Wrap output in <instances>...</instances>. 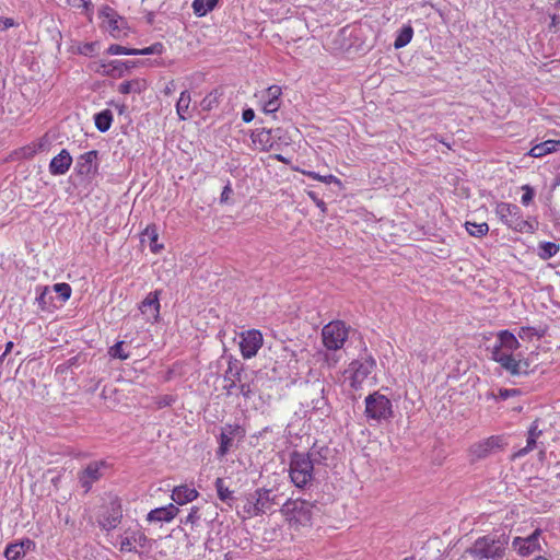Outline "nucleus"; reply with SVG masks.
<instances>
[{"mask_svg": "<svg viewBox=\"0 0 560 560\" xmlns=\"http://www.w3.org/2000/svg\"><path fill=\"white\" fill-rule=\"evenodd\" d=\"M508 546L506 535H486L477 538L465 553L474 560H504Z\"/></svg>", "mask_w": 560, "mask_h": 560, "instance_id": "obj_1", "label": "nucleus"}, {"mask_svg": "<svg viewBox=\"0 0 560 560\" xmlns=\"http://www.w3.org/2000/svg\"><path fill=\"white\" fill-rule=\"evenodd\" d=\"M282 494L275 489L258 488L248 494L243 506L248 517L267 513H273L278 506L281 508Z\"/></svg>", "mask_w": 560, "mask_h": 560, "instance_id": "obj_2", "label": "nucleus"}, {"mask_svg": "<svg viewBox=\"0 0 560 560\" xmlns=\"http://www.w3.org/2000/svg\"><path fill=\"white\" fill-rule=\"evenodd\" d=\"M494 212L499 220L509 229L518 233H534L537 222L524 220L518 206L510 202H498Z\"/></svg>", "mask_w": 560, "mask_h": 560, "instance_id": "obj_3", "label": "nucleus"}, {"mask_svg": "<svg viewBox=\"0 0 560 560\" xmlns=\"http://www.w3.org/2000/svg\"><path fill=\"white\" fill-rule=\"evenodd\" d=\"M313 455V452L310 454L293 452L291 454L289 472L295 487L304 488L312 480L314 463L316 462Z\"/></svg>", "mask_w": 560, "mask_h": 560, "instance_id": "obj_4", "label": "nucleus"}, {"mask_svg": "<svg viewBox=\"0 0 560 560\" xmlns=\"http://www.w3.org/2000/svg\"><path fill=\"white\" fill-rule=\"evenodd\" d=\"M365 410L364 415L369 421H375L382 423L384 421H390L394 417L393 404L383 394L374 392L364 399Z\"/></svg>", "mask_w": 560, "mask_h": 560, "instance_id": "obj_5", "label": "nucleus"}, {"mask_svg": "<svg viewBox=\"0 0 560 560\" xmlns=\"http://www.w3.org/2000/svg\"><path fill=\"white\" fill-rule=\"evenodd\" d=\"M375 368L376 362L371 355L353 360L345 371V375L349 381L351 388L355 390L361 388L364 381L368 380Z\"/></svg>", "mask_w": 560, "mask_h": 560, "instance_id": "obj_6", "label": "nucleus"}, {"mask_svg": "<svg viewBox=\"0 0 560 560\" xmlns=\"http://www.w3.org/2000/svg\"><path fill=\"white\" fill-rule=\"evenodd\" d=\"M350 327L342 320H332L322 328V341L326 350L339 351L348 339Z\"/></svg>", "mask_w": 560, "mask_h": 560, "instance_id": "obj_7", "label": "nucleus"}, {"mask_svg": "<svg viewBox=\"0 0 560 560\" xmlns=\"http://www.w3.org/2000/svg\"><path fill=\"white\" fill-rule=\"evenodd\" d=\"M313 509L314 505L305 500L288 499L282 503L280 512L289 522L305 526L312 520Z\"/></svg>", "mask_w": 560, "mask_h": 560, "instance_id": "obj_8", "label": "nucleus"}, {"mask_svg": "<svg viewBox=\"0 0 560 560\" xmlns=\"http://www.w3.org/2000/svg\"><path fill=\"white\" fill-rule=\"evenodd\" d=\"M546 541L542 537V530L537 528L526 537H514L512 540V549L521 557H529L542 550Z\"/></svg>", "mask_w": 560, "mask_h": 560, "instance_id": "obj_9", "label": "nucleus"}, {"mask_svg": "<svg viewBox=\"0 0 560 560\" xmlns=\"http://www.w3.org/2000/svg\"><path fill=\"white\" fill-rule=\"evenodd\" d=\"M505 445L503 436L492 435L474 443L469 448V454L474 460H480L501 452Z\"/></svg>", "mask_w": 560, "mask_h": 560, "instance_id": "obj_10", "label": "nucleus"}, {"mask_svg": "<svg viewBox=\"0 0 560 560\" xmlns=\"http://www.w3.org/2000/svg\"><path fill=\"white\" fill-rule=\"evenodd\" d=\"M108 469V464L105 460H95L86 465V467L79 472V482L85 492L90 491L93 483L98 481Z\"/></svg>", "mask_w": 560, "mask_h": 560, "instance_id": "obj_11", "label": "nucleus"}, {"mask_svg": "<svg viewBox=\"0 0 560 560\" xmlns=\"http://www.w3.org/2000/svg\"><path fill=\"white\" fill-rule=\"evenodd\" d=\"M101 16L103 18V23L105 24L106 30L113 37L119 38L122 35H126V20L114 9L110 7H104L101 10Z\"/></svg>", "mask_w": 560, "mask_h": 560, "instance_id": "obj_12", "label": "nucleus"}, {"mask_svg": "<svg viewBox=\"0 0 560 560\" xmlns=\"http://www.w3.org/2000/svg\"><path fill=\"white\" fill-rule=\"evenodd\" d=\"M244 378H246V375L243 373V364L237 360L230 359L228 369L223 375L225 383L223 388L226 392V395H233Z\"/></svg>", "mask_w": 560, "mask_h": 560, "instance_id": "obj_13", "label": "nucleus"}, {"mask_svg": "<svg viewBox=\"0 0 560 560\" xmlns=\"http://www.w3.org/2000/svg\"><path fill=\"white\" fill-rule=\"evenodd\" d=\"M262 346V335L259 330L250 329L241 334L240 349L245 359L255 357Z\"/></svg>", "mask_w": 560, "mask_h": 560, "instance_id": "obj_14", "label": "nucleus"}, {"mask_svg": "<svg viewBox=\"0 0 560 560\" xmlns=\"http://www.w3.org/2000/svg\"><path fill=\"white\" fill-rule=\"evenodd\" d=\"M121 518V505L117 500H113L101 513L97 518V523L103 529L112 530L120 524Z\"/></svg>", "mask_w": 560, "mask_h": 560, "instance_id": "obj_15", "label": "nucleus"}, {"mask_svg": "<svg viewBox=\"0 0 560 560\" xmlns=\"http://www.w3.org/2000/svg\"><path fill=\"white\" fill-rule=\"evenodd\" d=\"M160 291L150 292L140 303L139 310L147 322L154 323L160 317Z\"/></svg>", "mask_w": 560, "mask_h": 560, "instance_id": "obj_16", "label": "nucleus"}, {"mask_svg": "<svg viewBox=\"0 0 560 560\" xmlns=\"http://www.w3.org/2000/svg\"><path fill=\"white\" fill-rule=\"evenodd\" d=\"M97 155L96 150L81 154L75 163L77 173L82 176H94L98 171Z\"/></svg>", "mask_w": 560, "mask_h": 560, "instance_id": "obj_17", "label": "nucleus"}, {"mask_svg": "<svg viewBox=\"0 0 560 560\" xmlns=\"http://www.w3.org/2000/svg\"><path fill=\"white\" fill-rule=\"evenodd\" d=\"M282 90L278 85L269 86L260 97L261 109L265 114H275L281 105L280 96Z\"/></svg>", "mask_w": 560, "mask_h": 560, "instance_id": "obj_18", "label": "nucleus"}, {"mask_svg": "<svg viewBox=\"0 0 560 560\" xmlns=\"http://www.w3.org/2000/svg\"><path fill=\"white\" fill-rule=\"evenodd\" d=\"M145 542L147 537L142 532L129 529L120 536L119 549L124 552H133L137 546L144 547Z\"/></svg>", "mask_w": 560, "mask_h": 560, "instance_id": "obj_19", "label": "nucleus"}, {"mask_svg": "<svg viewBox=\"0 0 560 560\" xmlns=\"http://www.w3.org/2000/svg\"><path fill=\"white\" fill-rule=\"evenodd\" d=\"M250 138H252V141H253L255 148L260 151L268 152L271 150H277V147L273 142L271 129H266V128L255 129L252 132Z\"/></svg>", "mask_w": 560, "mask_h": 560, "instance_id": "obj_20", "label": "nucleus"}, {"mask_svg": "<svg viewBox=\"0 0 560 560\" xmlns=\"http://www.w3.org/2000/svg\"><path fill=\"white\" fill-rule=\"evenodd\" d=\"M72 164V158L68 150L62 149L59 154L54 156L49 163L51 175L58 176L66 174Z\"/></svg>", "mask_w": 560, "mask_h": 560, "instance_id": "obj_21", "label": "nucleus"}, {"mask_svg": "<svg viewBox=\"0 0 560 560\" xmlns=\"http://www.w3.org/2000/svg\"><path fill=\"white\" fill-rule=\"evenodd\" d=\"M500 366L512 376H522L529 373V363L526 360L509 357Z\"/></svg>", "mask_w": 560, "mask_h": 560, "instance_id": "obj_22", "label": "nucleus"}, {"mask_svg": "<svg viewBox=\"0 0 560 560\" xmlns=\"http://www.w3.org/2000/svg\"><path fill=\"white\" fill-rule=\"evenodd\" d=\"M178 513V508L170 503L166 506L156 508L148 513L149 522H171Z\"/></svg>", "mask_w": 560, "mask_h": 560, "instance_id": "obj_23", "label": "nucleus"}, {"mask_svg": "<svg viewBox=\"0 0 560 560\" xmlns=\"http://www.w3.org/2000/svg\"><path fill=\"white\" fill-rule=\"evenodd\" d=\"M198 491L187 485L175 487L172 492V499L179 505L194 501L198 497Z\"/></svg>", "mask_w": 560, "mask_h": 560, "instance_id": "obj_24", "label": "nucleus"}, {"mask_svg": "<svg viewBox=\"0 0 560 560\" xmlns=\"http://www.w3.org/2000/svg\"><path fill=\"white\" fill-rule=\"evenodd\" d=\"M147 86H148L147 81L144 79L138 78V79H132L130 81H125V82L120 83L118 86V91L121 94H130V93L140 94L141 92H143L147 89Z\"/></svg>", "mask_w": 560, "mask_h": 560, "instance_id": "obj_25", "label": "nucleus"}, {"mask_svg": "<svg viewBox=\"0 0 560 560\" xmlns=\"http://www.w3.org/2000/svg\"><path fill=\"white\" fill-rule=\"evenodd\" d=\"M234 430L235 429L232 425H228L221 432V434L219 436V448L217 451V455L219 457L225 456L226 453L229 452V450L232 445V441H233L232 435H233Z\"/></svg>", "mask_w": 560, "mask_h": 560, "instance_id": "obj_26", "label": "nucleus"}, {"mask_svg": "<svg viewBox=\"0 0 560 560\" xmlns=\"http://www.w3.org/2000/svg\"><path fill=\"white\" fill-rule=\"evenodd\" d=\"M497 345L511 352L517 350L521 346L517 338L508 330H502L498 334Z\"/></svg>", "mask_w": 560, "mask_h": 560, "instance_id": "obj_27", "label": "nucleus"}, {"mask_svg": "<svg viewBox=\"0 0 560 560\" xmlns=\"http://www.w3.org/2000/svg\"><path fill=\"white\" fill-rule=\"evenodd\" d=\"M191 96L189 91L185 90L180 93L179 98L176 103V113L180 120H187L189 118V105Z\"/></svg>", "mask_w": 560, "mask_h": 560, "instance_id": "obj_28", "label": "nucleus"}, {"mask_svg": "<svg viewBox=\"0 0 560 560\" xmlns=\"http://www.w3.org/2000/svg\"><path fill=\"white\" fill-rule=\"evenodd\" d=\"M38 295L36 298V303L38 307L43 311L49 310L54 305V296L51 294V290L49 287H38L36 289Z\"/></svg>", "mask_w": 560, "mask_h": 560, "instance_id": "obj_29", "label": "nucleus"}, {"mask_svg": "<svg viewBox=\"0 0 560 560\" xmlns=\"http://www.w3.org/2000/svg\"><path fill=\"white\" fill-rule=\"evenodd\" d=\"M219 0H194L192 10L194 13L201 18L211 12L218 4Z\"/></svg>", "mask_w": 560, "mask_h": 560, "instance_id": "obj_30", "label": "nucleus"}, {"mask_svg": "<svg viewBox=\"0 0 560 560\" xmlns=\"http://www.w3.org/2000/svg\"><path fill=\"white\" fill-rule=\"evenodd\" d=\"M319 393L320 396L312 400V410L318 413L319 416L326 417L329 415L330 407L327 398L325 397V388L322 387L319 389Z\"/></svg>", "mask_w": 560, "mask_h": 560, "instance_id": "obj_31", "label": "nucleus"}, {"mask_svg": "<svg viewBox=\"0 0 560 560\" xmlns=\"http://www.w3.org/2000/svg\"><path fill=\"white\" fill-rule=\"evenodd\" d=\"M95 127L101 132H106L113 122V114L109 109L102 110L94 116Z\"/></svg>", "mask_w": 560, "mask_h": 560, "instance_id": "obj_32", "label": "nucleus"}, {"mask_svg": "<svg viewBox=\"0 0 560 560\" xmlns=\"http://www.w3.org/2000/svg\"><path fill=\"white\" fill-rule=\"evenodd\" d=\"M214 487L219 499L231 506L234 501L233 491H231L229 487L225 485L224 479L217 478Z\"/></svg>", "mask_w": 560, "mask_h": 560, "instance_id": "obj_33", "label": "nucleus"}, {"mask_svg": "<svg viewBox=\"0 0 560 560\" xmlns=\"http://www.w3.org/2000/svg\"><path fill=\"white\" fill-rule=\"evenodd\" d=\"M412 35L413 30L410 25L402 26L394 42V47L397 49L405 47L411 42Z\"/></svg>", "mask_w": 560, "mask_h": 560, "instance_id": "obj_34", "label": "nucleus"}, {"mask_svg": "<svg viewBox=\"0 0 560 560\" xmlns=\"http://www.w3.org/2000/svg\"><path fill=\"white\" fill-rule=\"evenodd\" d=\"M117 62L118 61H110L108 63L105 61H93L89 65V69L102 75H110L116 69L115 63Z\"/></svg>", "mask_w": 560, "mask_h": 560, "instance_id": "obj_35", "label": "nucleus"}, {"mask_svg": "<svg viewBox=\"0 0 560 560\" xmlns=\"http://www.w3.org/2000/svg\"><path fill=\"white\" fill-rule=\"evenodd\" d=\"M219 97L220 94L217 90L210 92L208 95L203 97V100L200 102V106L202 110L209 112L213 108H215L219 105Z\"/></svg>", "mask_w": 560, "mask_h": 560, "instance_id": "obj_36", "label": "nucleus"}, {"mask_svg": "<svg viewBox=\"0 0 560 560\" xmlns=\"http://www.w3.org/2000/svg\"><path fill=\"white\" fill-rule=\"evenodd\" d=\"M539 257L549 259L553 257L560 249L559 245L552 242H544L539 245Z\"/></svg>", "mask_w": 560, "mask_h": 560, "instance_id": "obj_37", "label": "nucleus"}, {"mask_svg": "<svg viewBox=\"0 0 560 560\" xmlns=\"http://www.w3.org/2000/svg\"><path fill=\"white\" fill-rule=\"evenodd\" d=\"M466 230L471 236L481 237L488 233L489 226L486 222H482V223L466 222Z\"/></svg>", "mask_w": 560, "mask_h": 560, "instance_id": "obj_38", "label": "nucleus"}, {"mask_svg": "<svg viewBox=\"0 0 560 560\" xmlns=\"http://www.w3.org/2000/svg\"><path fill=\"white\" fill-rule=\"evenodd\" d=\"M509 357H513V352L508 351V349H504L500 347L499 345H494L491 350V359L495 361L497 363L501 364L503 363Z\"/></svg>", "mask_w": 560, "mask_h": 560, "instance_id": "obj_39", "label": "nucleus"}, {"mask_svg": "<svg viewBox=\"0 0 560 560\" xmlns=\"http://www.w3.org/2000/svg\"><path fill=\"white\" fill-rule=\"evenodd\" d=\"M98 48L100 46L97 42H90L78 45L75 51L80 55L92 57L97 52Z\"/></svg>", "mask_w": 560, "mask_h": 560, "instance_id": "obj_40", "label": "nucleus"}, {"mask_svg": "<svg viewBox=\"0 0 560 560\" xmlns=\"http://www.w3.org/2000/svg\"><path fill=\"white\" fill-rule=\"evenodd\" d=\"M50 290L59 295L61 302H66L67 300H69L72 292L70 284L66 282L56 283L52 285Z\"/></svg>", "mask_w": 560, "mask_h": 560, "instance_id": "obj_41", "label": "nucleus"}, {"mask_svg": "<svg viewBox=\"0 0 560 560\" xmlns=\"http://www.w3.org/2000/svg\"><path fill=\"white\" fill-rule=\"evenodd\" d=\"M303 174H305L307 177H310L312 179L319 180V182L325 183V184H331V183L340 184V179L337 178L332 174H328V175H324L323 176V175H319L318 173L313 172V171H303Z\"/></svg>", "mask_w": 560, "mask_h": 560, "instance_id": "obj_42", "label": "nucleus"}, {"mask_svg": "<svg viewBox=\"0 0 560 560\" xmlns=\"http://www.w3.org/2000/svg\"><path fill=\"white\" fill-rule=\"evenodd\" d=\"M4 557L8 560H19L23 556V552L21 550V547L18 545V542L9 544L4 550Z\"/></svg>", "mask_w": 560, "mask_h": 560, "instance_id": "obj_43", "label": "nucleus"}, {"mask_svg": "<svg viewBox=\"0 0 560 560\" xmlns=\"http://www.w3.org/2000/svg\"><path fill=\"white\" fill-rule=\"evenodd\" d=\"M270 129L277 150H279L282 144H289V138L287 136V132L282 128Z\"/></svg>", "mask_w": 560, "mask_h": 560, "instance_id": "obj_44", "label": "nucleus"}, {"mask_svg": "<svg viewBox=\"0 0 560 560\" xmlns=\"http://www.w3.org/2000/svg\"><path fill=\"white\" fill-rule=\"evenodd\" d=\"M109 355L115 359L126 360L129 358V353L124 351V341L116 342L109 348Z\"/></svg>", "mask_w": 560, "mask_h": 560, "instance_id": "obj_45", "label": "nucleus"}, {"mask_svg": "<svg viewBox=\"0 0 560 560\" xmlns=\"http://www.w3.org/2000/svg\"><path fill=\"white\" fill-rule=\"evenodd\" d=\"M237 390H238V394L242 395L245 399L252 398V396L255 393V388L253 386V382H249L247 380V377L244 378L242 381V383H240Z\"/></svg>", "mask_w": 560, "mask_h": 560, "instance_id": "obj_46", "label": "nucleus"}, {"mask_svg": "<svg viewBox=\"0 0 560 560\" xmlns=\"http://www.w3.org/2000/svg\"><path fill=\"white\" fill-rule=\"evenodd\" d=\"M164 50L162 43H154L153 45L143 49H135L136 56L138 55H161Z\"/></svg>", "mask_w": 560, "mask_h": 560, "instance_id": "obj_47", "label": "nucleus"}, {"mask_svg": "<svg viewBox=\"0 0 560 560\" xmlns=\"http://www.w3.org/2000/svg\"><path fill=\"white\" fill-rule=\"evenodd\" d=\"M319 355L323 357V360L327 364L328 368L335 366L341 358L340 354L337 353V351H328V350H326L325 352H319Z\"/></svg>", "mask_w": 560, "mask_h": 560, "instance_id": "obj_48", "label": "nucleus"}, {"mask_svg": "<svg viewBox=\"0 0 560 560\" xmlns=\"http://www.w3.org/2000/svg\"><path fill=\"white\" fill-rule=\"evenodd\" d=\"M108 55H128L136 56L135 49L127 48L121 45L113 44L107 48Z\"/></svg>", "mask_w": 560, "mask_h": 560, "instance_id": "obj_49", "label": "nucleus"}, {"mask_svg": "<svg viewBox=\"0 0 560 560\" xmlns=\"http://www.w3.org/2000/svg\"><path fill=\"white\" fill-rule=\"evenodd\" d=\"M537 439L538 438H533V436H527V443H526V446L521 448L516 454L515 456L517 457H522V456H525L527 453H529L530 451H533L535 447H536V442H537Z\"/></svg>", "mask_w": 560, "mask_h": 560, "instance_id": "obj_50", "label": "nucleus"}, {"mask_svg": "<svg viewBox=\"0 0 560 560\" xmlns=\"http://www.w3.org/2000/svg\"><path fill=\"white\" fill-rule=\"evenodd\" d=\"M199 520H200L199 509L197 506H192L190 509V512L186 516V518L182 522L185 524L195 525L198 523Z\"/></svg>", "mask_w": 560, "mask_h": 560, "instance_id": "obj_51", "label": "nucleus"}, {"mask_svg": "<svg viewBox=\"0 0 560 560\" xmlns=\"http://www.w3.org/2000/svg\"><path fill=\"white\" fill-rule=\"evenodd\" d=\"M541 144L546 154L560 151V140H546Z\"/></svg>", "mask_w": 560, "mask_h": 560, "instance_id": "obj_52", "label": "nucleus"}, {"mask_svg": "<svg viewBox=\"0 0 560 560\" xmlns=\"http://www.w3.org/2000/svg\"><path fill=\"white\" fill-rule=\"evenodd\" d=\"M158 408H165L172 406L175 402V396L173 395H162L156 398Z\"/></svg>", "mask_w": 560, "mask_h": 560, "instance_id": "obj_53", "label": "nucleus"}, {"mask_svg": "<svg viewBox=\"0 0 560 560\" xmlns=\"http://www.w3.org/2000/svg\"><path fill=\"white\" fill-rule=\"evenodd\" d=\"M520 389L516 388H500L497 398L501 400H506L510 397L520 395Z\"/></svg>", "mask_w": 560, "mask_h": 560, "instance_id": "obj_54", "label": "nucleus"}, {"mask_svg": "<svg viewBox=\"0 0 560 560\" xmlns=\"http://www.w3.org/2000/svg\"><path fill=\"white\" fill-rule=\"evenodd\" d=\"M522 189H523L524 194H523V196H522V198H521V201H522V203H523L524 206H528V205H529V202H530V201L533 200V198H534V195H535L534 189H533L530 186H528V185H524V186L522 187Z\"/></svg>", "mask_w": 560, "mask_h": 560, "instance_id": "obj_55", "label": "nucleus"}, {"mask_svg": "<svg viewBox=\"0 0 560 560\" xmlns=\"http://www.w3.org/2000/svg\"><path fill=\"white\" fill-rule=\"evenodd\" d=\"M18 545L21 547L23 556L25 555L26 551L34 550L36 547L35 542L30 538L19 541Z\"/></svg>", "mask_w": 560, "mask_h": 560, "instance_id": "obj_56", "label": "nucleus"}, {"mask_svg": "<svg viewBox=\"0 0 560 560\" xmlns=\"http://www.w3.org/2000/svg\"><path fill=\"white\" fill-rule=\"evenodd\" d=\"M308 197L315 202V205L320 209L322 212H326V203L324 200L317 197L316 192L308 191Z\"/></svg>", "mask_w": 560, "mask_h": 560, "instance_id": "obj_57", "label": "nucleus"}, {"mask_svg": "<svg viewBox=\"0 0 560 560\" xmlns=\"http://www.w3.org/2000/svg\"><path fill=\"white\" fill-rule=\"evenodd\" d=\"M529 154L534 158H541V156L546 155L541 143L534 145L530 149Z\"/></svg>", "mask_w": 560, "mask_h": 560, "instance_id": "obj_58", "label": "nucleus"}, {"mask_svg": "<svg viewBox=\"0 0 560 560\" xmlns=\"http://www.w3.org/2000/svg\"><path fill=\"white\" fill-rule=\"evenodd\" d=\"M69 3L78 9H88L90 5V0H68Z\"/></svg>", "mask_w": 560, "mask_h": 560, "instance_id": "obj_59", "label": "nucleus"}, {"mask_svg": "<svg viewBox=\"0 0 560 560\" xmlns=\"http://www.w3.org/2000/svg\"><path fill=\"white\" fill-rule=\"evenodd\" d=\"M541 430L538 428V421H534L528 430V435L533 438H539Z\"/></svg>", "mask_w": 560, "mask_h": 560, "instance_id": "obj_60", "label": "nucleus"}, {"mask_svg": "<svg viewBox=\"0 0 560 560\" xmlns=\"http://www.w3.org/2000/svg\"><path fill=\"white\" fill-rule=\"evenodd\" d=\"M255 118V113L252 108L243 110L242 119L244 122H250Z\"/></svg>", "mask_w": 560, "mask_h": 560, "instance_id": "obj_61", "label": "nucleus"}, {"mask_svg": "<svg viewBox=\"0 0 560 560\" xmlns=\"http://www.w3.org/2000/svg\"><path fill=\"white\" fill-rule=\"evenodd\" d=\"M534 328L522 327L518 331V337L522 339L529 338L533 335Z\"/></svg>", "mask_w": 560, "mask_h": 560, "instance_id": "obj_62", "label": "nucleus"}, {"mask_svg": "<svg viewBox=\"0 0 560 560\" xmlns=\"http://www.w3.org/2000/svg\"><path fill=\"white\" fill-rule=\"evenodd\" d=\"M14 21L12 19H2L0 18V30H8L9 27L14 26Z\"/></svg>", "mask_w": 560, "mask_h": 560, "instance_id": "obj_63", "label": "nucleus"}, {"mask_svg": "<svg viewBox=\"0 0 560 560\" xmlns=\"http://www.w3.org/2000/svg\"><path fill=\"white\" fill-rule=\"evenodd\" d=\"M231 192H232V189H231L230 185H226L223 188V191L221 194V201L225 202L229 199V196H230Z\"/></svg>", "mask_w": 560, "mask_h": 560, "instance_id": "obj_64", "label": "nucleus"}]
</instances>
